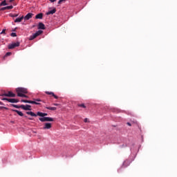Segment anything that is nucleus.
<instances>
[{
    "mask_svg": "<svg viewBox=\"0 0 177 177\" xmlns=\"http://www.w3.org/2000/svg\"><path fill=\"white\" fill-rule=\"evenodd\" d=\"M16 92L17 96L20 97V96H24V94L28 93V90H27L26 88L19 87L16 88Z\"/></svg>",
    "mask_w": 177,
    "mask_h": 177,
    "instance_id": "f257e3e1",
    "label": "nucleus"
},
{
    "mask_svg": "<svg viewBox=\"0 0 177 177\" xmlns=\"http://www.w3.org/2000/svg\"><path fill=\"white\" fill-rule=\"evenodd\" d=\"M26 114H28V115H31V117H37V115H39V117L44 118V117H46V115H48V113H46L37 112V114H35L32 111H28V112H26Z\"/></svg>",
    "mask_w": 177,
    "mask_h": 177,
    "instance_id": "f03ea898",
    "label": "nucleus"
},
{
    "mask_svg": "<svg viewBox=\"0 0 177 177\" xmlns=\"http://www.w3.org/2000/svg\"><path fill=\"white\" fill-rule=\"evenodd\" d=\"M43 32L42 30H38L35 33H34L32 35L30 36V41H32V39H35L37 37H39V35H41Z\"/></svg>",
    "mask_w": 177,
    "mask_h": 177,
    "instance_id": "7ed1b4c3",
    "label": "nucleus"
},
{
    "mask_svg": "<svg viewBox=\"0 0 177 177\" xmlns=\"http://www.w3.org/2000/svg\"><path fill=\"white\" fill-rule=\"evenodd\" d=\"M0 96H7L8 97H16V94L13 93L12 91H8V93H3L0 95Z\"/></svg>",
    "mask_w": 177,
    "mask_h": 177,
    "instance_id": "20e7f679",
    "label": "nucleus"
},
{
    "mask_svg": "<svg viewBox=\"0 0 177 177\" xmlns=\"http://www.w3.org/2000/svg\"><path fill=\"white\" fill-rule=\"evenodd\" d=\"M1 100H6L9 103H19V100L16 98H1Z\"/></svg>",
    "mask_w": 177,
    "mask_h": 177,
    "instance_id": "39448f33",
    "label": "nucleus"
},
{
    "mask_svg": "<svg viewBox=\"0 0 177 177\" xmlns=\"http://www.w3.org/2000/svg\"><path fill=\"white\" fill-rule=\"evenodd\" d=\"M39 121L41 122H52L54 121L53 118H49V117H44V118H39Z\"/></svg>",
    "mask_w": 177,
    "mask_h": 177,
    "instance_id": "423d86ee",
    "label": "nucleus"
},
{
    "mask_svg": "<svg viewBox=\"0 0 177 177\" xmlns=\"http://www.w3.org/2000/svg\"><path fill=\"white\" fill-rule=\"evenodd\" d=\"M20 46V42L17 41V43H12L8 45V49H15V48Z\"/></svg>",
    "mask_w": 177,
    "mask_h": 177,
    "instance_id": "0eeeda50",
    "label": "nucleus"
},
{
    "mask_svg": "<svg viewBox=\"0 0 177 177\" xmlns=\"http://www.w3.org/2000/svg\"><path fill=\"white\" fill-rule=\"evenodd\" d=\"M20 108L22 109V110H29L30 111L31 110V105H28V104H26V105H20Z\"/></svg>",
    "mask_w": 177,
    "mask_h": 177,
    "instance_id": "6e6552de",
    "label": "nucleus"
},
{
    "mask_svg": "<svg viewBox=\"0 0 177 177\" xmlns=\"http://www.w3.org/2000/svg\"><path fill=\"white\" fill-rule=\"evenodd\" d=\"M21 102L23 103H30V104H40L39 103H36L35 101L27 100H21Z\"/></svg>",
    "mask_w": 177,
    "mask_h": 177,
    "instance_id": "1a4fd4ad",
    "label": "nucleus"
},
{
    "mask_svg": "<svg viewBox=\"0 0 177 177\" xmlns=\"http://www.w3.org/2000/svg\"><path fill=\"white\" fill-rule=\"evenodd\" d=\"M10 9H13V6H8L6 7H3L0 8V12L3 11V10H10Z\"/></svg>",
    "mask_w": 177,
    "mask_h": 177,
    "instance_id": "9d476101",
    "label": "nucleus"
},
{
    "mask_svg": "<svg viewBox=\"0 0 177 177\" xmlns=\"http://www.w3.org/2000/svg\"><path fill=\"white\" fill-rule=\"evenodd\" d=\"M52 128V124L45 123L43 129H50Z\"/></svg>",
    "mask_w": 177,
    "mask_h": 177,
    "instance_id": "9b49d317",
    "label": "nucleus"
},
{
    "mask_svg": "<svg viewBox=\"0 0 177 177\" xmlns=\"http://www.w3.org/2000/svg\"><path fill=\"white\" fill-rule=\"evenodd\" d=\"M33 16V14L32 13H28L25 17H24V19L25 20H30V19H31Z\"/></svg>",
    "mask_w": 177,
    "mask_h": 177,
    "instance_id": "f8f14e48",
    "label": "nucleus"
},
{
    "mask_svg": "<svg viewBox=\"0 0 177 177\" xmlns=\"http://www.w3.org/2000/svg\"><path fill=\"white\" fill-rule=\"evenodd\" d=\"M46 95H51L52 96H53V97H55V99H59V97H57V95H55V93L53 92H50V91H46Z\"/></svg>",
    "mask_w": 177,
    "mask_h": 177,
    "instance_id": "ddd939ff",
    "label": "nucleus"
},
{
    "mask_svg": "<svg viewBox=\"0 0 177 177\" xmlns=\"http://www.w3.org/2000/svg\"><path fill=\"white\" fill-rule=\"evenodd\" d=\"M131 164V162L128 160H125L124 162H123V167L124 168H127V167H129V165Z\"/></svg>",
    "mask_w": 177,
    "mask_h": 177,
    "instance_id": "4468645a",
    "label": "nucleus"
},
{
    "mask_svg": "<svg viewBox=\"0 0 177 177\" xmlns=\"http://www.w3.org/2000/svg\"><path fill=\"white\" fill-rule=\"evenodd\" d=\"M38 28H39V30H45V24H44L41 23V22H39V27H38Z\"/></svg>",
    "mask_w": 177,
    "mask_h": 177,
    "instance_id": "2eb2a0df",
    "label": "nucleus"
},
{
    "mask_svg": "<svg viewBox=\"0 0 177 177\" xmlns=\"http://www.w3.org/2000/svg\"><path fill=\"white\" fill-rule=\"evenodd\" d=\"M54 13H56V8H53L52 10L48 11L46 12V15L49 16V15H54Z\"/></svg>",
    "mask_w": 177,
    "mask_h": 177,
    "instance_id": "dca6fc26",
    "label": "nucleus"
},
{
    "mask_svg": "<svg viewBox=\"0 0 177 177\" xmlns=\"http://www.w3.org/2000/svg\"><path fill=\"white\" fill-rule=\"evenodd\" d=\"M23 19H24V17H21L19 18H17L15 20V23H20L23 21Z\"/></svg>",
    "mask_w": 177,
    "mask_h": 177,
    "instance_id": "f3484780",
    "label": "nucleus"
},
{
    "mask_svg": "<svg viewBox=\"0 0 177 177\" xmlns=\"http://www.w3.org/2000/svg\"><path fill=\"white\" fill-rule=\"evenodd\" d=\"M13 111H15L16 113L18 114V115H20V117H23L24 115V114L23 113V112L18 111V110H13Z\"/></svg>",
    "mask_w": 177,
    "mask_h": 177,
    "instance_id": "a211bd4d",
    "label": "nucleus"
},
{
    "mask_svg": "<svg viewBox=\"0 0 177 177\" xmlns=\"http://www.w3.org/2000/svg\"><path fill=\"white\" fill-rule=\"evenodd\" d=\"M44 17V14L39 13L35 16V19H42Z\"/></svg>",
    "mask_w": 177,
    "mask_h": 177,
    "instance_id": "6ab92c4d",
    "label": "nucleus"
},
{
    "mask_svg": "<svg viewBox=\"0 0 177 177\" xmlns=\"http://www.w3.org/2000/svg\"><path fill=\"white\" fill-rule=\"evenodd\" d=\"M46 109H47V110H51L52 111H55V110L57 109V108L55 106H47Z\"/></svg>",
    "mask_w": 177,
    "mask_h": 177,
    "instance_id": "aec40b11",
    "label": "nucleus"
},
{
    "mask_svg": "<svg viewBox=\"0 0 177 177\" xmlns=\"http://www.w3.org/2000/svg\"><path fill=\"white\" fill-rule=\"evenodd\" d=\"M6 5H8V4L6 3V0H4V1H3L0 3V7H1V6H6Z\"/></svg>",
    "mask_w": 177,
    "mask_h": 177,
    "instance_id": "412c9836",
    "label": "nucleus"
},
{
    "mask_svg": "<svg viewBox=\"0 0 177 177\" xmlns=\"http://www.w3.org/2000/svg\"><path fill=\"white\" fill-rule=\"evenodd\" d=\"M78 107H82L83 109H86V106L84 104H79Z\"/></svg>",
    "mask_w": 177,
    "mask_h": 177,
    "instance_id": "4be33fe9",
    "label": "nucleus"
},
{
    "mask_svg": "<svg viewBox=\"0 0 177 177\" xmlns=\"http://www.w3.org/2000/svg\"><path fill=\"white\" fill-rule=\"evenodd\" d=\"M19 14H10V17H17Z\"/></svg>",
    "mask_w": 177,
    "mask_h": 177,
    "instance_id": "5701e85b",
    "label": "nucleus"
},
{
    "mask_svg": "<svg viewBox=\"0 0 177 177\" xmlns=\"http://www.w3.org/2000/svg\"><path fill=\"white\" fill-rule=\"evenodd\" d=\"M13 107H15V109H21L20 106L16 105V104H12Z\"/></svg>",
    "mask_w": 177,
    "mask_h": 177,
    "instance_id": "b1692460",
    "label": "nucleus"
},
{
    "mask_svg": "<svg viewBox=\"0 0 177 177\" xmlns=\"http://www.w3.org/2000/svg\"><path fill=\"white\" fill-rule=\"evenodd\" d=\"M11 37H17V35L15 32H12Z\"/></svg>",
    "mask_w": 177,
    "mask_h": 177,
    "instance_id": "393cba45",
    "label": "nucleus"
},
{
    "mask_svg": "<svg viewBox=\"0 0 177 177\" xmlns=\"http://www.w3.org/2000/svg\"><path fill=\"white\" fill-rule=\"evenodd\" d=\"M6 31V29H3L1 32V33L0 34H5V32Z\"/></svg>",
    "mask_w": 177,
    "mask_h": 177,
    "instance_id": "a878e982",
    "label": "nucleus"
},
{
    "mask_svg": "<svg viewBox=\"0 0 177 177\" xmlns=\"http://www.w3.org/2000/svg\"><path fill=\"white\" fill-rule=\"evenodd\" d=\"M64 1H66V0H59L58 1L59 5H60V3H62V2H63Z\"/></svg>",
    "mask_w": 177,
    "mask_h": 177,
    "instance_id": "bb28decb",
    "label": "nucleus"
},
{
    "mask_svg": "<svg viewBox=\"0 0 177 177\" xmlns=\"http://www.w3.org/2000/svg\"><path fill=\"white\" fill-rule=\"evenodd\" d=\"M10 55H12V53H7L6 54V56H10Z\"/></svg>",
    "mask_w": 177,
    "mask_h": 177,
    "instance_id": "cd10ccee",
    "label": "nucleus"
},
{
    "mask_svg": "<svg viewBox=\"0 0 177 177\" xmlns=\"http://www.w3.org/2000/svg\"><path fill=\"white\" fill-rule=\"evenodd\" d=\"M19 97H28V96L26 95V94H24L23 96H19Z\"/></svg>",
    "mask_w": 177,
    "mask_h": 177,
    "instance_id": "c85d7f7f",
    "label": "nucleus"
},
{
    "mask_svg": "<svg viewBox=\"0 0 177 177\" xmlns=\"http://www.w3.org/2000/svg\"><path fill=\"white\" fill-rule=\"evenodd\" d=\"M127 124L129 125V127H132V124L131 122H127Z\"/></svg>",
    "mask_w": 177,
    "mask_h": 177,
    "instance_id": "c756f323",
    "label": "nucleus"
},
{
    "mask_svg": "<svg viewBox=\"0 0 177 177\" xmlns=\"http://www.w3.org/2000/svg\"><path fill=\"white\" fill-rule=\"evenodd\" d=\"M0 109H5L6 110H8V108H6L5 106H0Z\"/></svg>",
    "mask_w": 177,
    "mask_h": 177,
    "instance_id": "7c9ffc66",
    "label": "nucleus"
},
{
    "mask_svg": "<svg viewBox=\"0 0 177 177\" xmlns=\"http://www.w3.org/2000/svg\"><path fill=\"white\" fill-rule=\"evenodd\" d=\"M35 101H36V102H41V100L40 99H35Z\"/></svg>",
    "mask_w": 177,
    "mask_h": 177,
    "instance_id": "2f4dec72",
    "label": "nucleus"
},
{
    "mask_svg": "<svg viewBox=\"0 0 177 177\" xmlns=\"http://www.w3.org/2000/svg\"><path fill=\"white\" fill-rule=\"evenodd\" d=\"M84 121V122H88V118H85Z\"/></svg>",
    "mask_w": 177,
    "mask_h": 177,
    "instance_id": "473e14b6",
    "label": "nucleus"
},
{
    "mask_svg": "<svg viewBox=\"0 0 177 177\" xmlns=\"http://www.w3.org/2000/svg\"><path fill=\"white\" fill-rule=\"evenodd\" d=\"M50 2H56L57 0H49Z\"/></svg>",
    "mask_w": 177,
    "mask_h": 177,
    "instance_id": "72a5a7b5",
    "label": "nucleus"
},
{
    "mask_svg": "<svg viewBox=\"0 0 177 177\" xmlns=\"http://www.w3.org/2000/svg\"><path fill=\"white\" fill-rule=\"evenodd\" d=\"M28 120H32V118H28Z\"/></svg>",
    "mask_w": 177,
    "mask_h": 177,
    "instance_id": "f704fd0d",
    "label": "nucleus"
},
{
    "mask_svg": "<svg viewBox=\"0 0 177 177\" xmlns=\"http://www.w3.org/2000/svg\"><path fill=\"white\" fill-rule=\"evenodd\" d=\"M54 106H59V104H54Z\"/></svg>",
    "mask_w": 177,
    "mask_h": 177,
    "instance_id": "c9c22d12",
    "label": "nucleus"
},
{
    "mask_svg": "<svg viewBox=\"0 0 177 177\" xmlns=\"http://www.w3.org/2000/svg\"><path fill=\"white\" fill-rule=\"evenodd\" d=\"M13 1H15V0H10V2H13Z\"/></svg>",
    "mask_w": 177,
    "mask_h": 177,
    "instance_id": "e433bc0d",
    "label": "nucleus"
},
{
    "mask_svg": "<svg viewBox=\"0 0 177 177\" xmlns=\"http://www.w3.org/2000/svg\"><path fill=\"white\" fill-rule=\"evenodd\" d=\"M0 104H3V103L2 102H0Z\"/></svg>",
    "mask_w": 177,
    "mask_h": 177,
    "instance_id": "4c0bfd02",
    "label": "nucleus"
},
{
    "mask_svg": "<svg viewBox=\"0 0 177 177\" xmlns=\"http://www.w3.org/2000/svg\"><path fill=\"white\" fill-rule=\"evenodd\" d=\"M35 103H38L37 101H35Z\"/></svg>",
    "mask_w": 177,
    "mask_h": 177,
    "instance_id": "58836bf2",
    "label": "nucleus"
}]
</instances>
